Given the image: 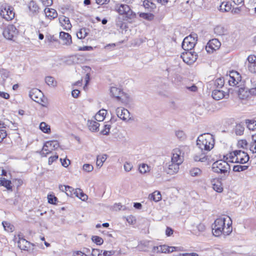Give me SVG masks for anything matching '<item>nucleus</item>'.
<instances>
[{"instance_id": "nucleus-1", "label": "nucleus", "mask_w": 256, "mask_h": 256, "mask_svg": "<svg viewBox=\"0 0 256 256\" xmlns=\"http://www.w3.org/2000/svg\"><path fill=\"white\" fill-rule=\"evenodd\" d=\"M229 222L226 226V218H220L215 220L212 226V234L216 236H219L222 234L229 235L232 230V222L229 218Z\"/></svg>"}, {"instance_id": "nucleus-2", "label": "nucleus", "mask_w": 256, "mask_h": 256, "mask_svg": "<svg viewBox=\"0 0 256 256\" xmlns=\"http://www.w3.org/2000/svg\"><path fill=\"white\" fill-rule=\"evenodd\" d=\"M214 140L212 135L204 134L200 135L196 140V146L200 151L209 152L214 146Z\"/></svg>"}, {"instance_id": "nucleus-3", "label": "nucleus", "mask_w": 256, "mask_h": 256, "mask_svg": "<svg viewBox=\"0 0 256 256\" xmlns=\"http://www.w3.org/2000/svg\"><path fill=\"white\" fill-rule=\"evenodd\" d=\"M226 158V160L232 163H239L240 164H244L248 162L250 160V156L247 152L241 150H236L224 156V158Z\"/></svg>"}, {"instance_id": "nucleus-4", "label": "nucleus", "mask_w": 256, "mask_h": 256, "mask_svg": "<svg viewBox=\"0 0 256 256\" xmlns=\"http://www.w3.org/2000/svg\"><path fill=\"white\" fill-rule=\"evenodd\" d=\"M212 169L214 172L226 174L228 173L230 166L226 160H220L213 163Z\"/></svg>"}, {"instance_id": "nucleus-5", "label": "nucleus", "mask_w": 256, "mask_h": 256, "mask_svg": "<svg viewBox=\"0 0 256 256\" xmlns=\"http://www.w3.org/2000/svg\"><path fill=\"white\" fill-rule=\"evenodd\" d=\"M0 15L8 21L12 20L15 15L14 8L6 3L2 4L0 6Z\"/></svg>"}, {"instance_id": "nucleus-6", "label": "nucleus", "mask_w": 256, "mask_h": 256, "mask_svg": "<svg viewBox=\"0 0 256 256\" xmlns=\"http://www.w3.org/2000/svg\"><path fill=\"white\" fill-rule=\"evenodd\" d=\"M226 80L230 86L240 87L242 85V76L236 71L232 70L229 75H226Z\"/></svg>"}, {"instance_id": "nucleus-7", "label": "nucleus", "mask_w": 256, "mask_h": 256, "mask_svg": "<svg viewBox=\"0 0 256 256\" xmlns=\"http://www.w3.org/2000/svg\"><path fill=\"white\" fill-rule=\"evenodd\" d=\"M29 96L32 100L40 104L42 106H47L46 102L43 98L44 97V94L40 90L32 88L29 92Z\"/></svg>"}, {"instance_id": "nucleus-8", "label": "nucleus", "mask_w": 256, "mask_h": 256, "mask_svg": "<svg viewBox=\"0 0 256 256\" xmlns=\"http://www.w3.org/2000/svg\"><path fill=\"white\" fill-rule=\"evenodd\" d=\"M186 148V146H180V148L174 149L172 152L171 162L181 164L184 160V150Z\"/></svg>"}, {"instance_id": "nucleus-9", "label": "nucleus", "mask_w": 256, "mask_h": 256, "mask_svg": "<svg viewBox=\"0 0 256 256\" xmlns=\"http://www.w3.org/2000/svg\"><path fill=\"white\" fill-rule=\"evenodd\" d=\"M196 34H190L189 36L186 37L182 42V48L185 50H192L196 45L197 38L195 36Z\"/></svg>"}, {"instance_id": "nucleus-10", "label": "nucleus", "mask_w": 256, "mask_h": 256, "mask_svg": "<svg viewBox=\"0 0 256 256\" xmlns=\"http://www.w3.org/2000/svg\"><path fill=\"white\" fill-rule=\"evenodd\" d=\"M18 34V30L12 24L8 26L3 31V35L8 40H14V38Z\"/></svg>"}, {"instance_id": "nucleus-11", "label": "nucleus", "mask_w": 256, "mask_h": 256, "mask_svg": "<svg viewBox=\"0 0 256 256\" xmlns=\"http://www.w3.org/2000/svg\"><path fill=\"white\" fill-rule=\"evenodd\" d=\"M117 12L120 14H124L126 17L132 19L135 16V14L131 10L130 6L125 4H121L117 6Z\"/></svg>"}, {"instance_id": "nucleus-12", "label": "nucleus", "mask_w": 256, "mask_h": 256, "mask_svg": "<svg viewBox=\"0 0 256 256\" xmlns=\"http://www.w3.org/2000/svg\"><path fill=\"white\" fill-rule=\"evenodd\" d=\"M181 56L184 62L188 64H191L196 61L198 58V54L194 52L186 50Z\"/></svg>"}, {"instance_id": "nucleus-13", "label": "nucleus", "mask_w": 256, "mask_h": 256, "mask_svg": "<svg viewBox=\"0 0 256 256\" xmlns=\"http://www.w3.org/2000/svg\"><path fill=\"white\" fill-rule=\"evenodd\" d=\"M110 92L112 96L116 98L118 100L122 102H126V100L124 98H127L128 96L126 94L122 92L120 89L116 87H111Z\"/></svg>"}, {"instance_id": "nucleus-14", "label": "nucleus", "mask_w": 256, "mask_h": 256, "mask_svg": "<svg viewBox=\"0 0 256 256\" xmlns=\"http://www.w3.org/2000/svg\"><path fill=\"white\" fill-rule=\"evenodd\" d=\"M221 44L216 38H213L210 40L206 46V50L208 53H212L214 50H218Z\"/></svg>"}, {"instance_id": "nucleus-15", "label": "nucleus", "mask_w": 256, "mask_h": 256, "mask_svg": "<svg viewBox=\"0 0 256 256\" xmlns=\"http://www.w3.org/2000/svg\"><path fill=\"white\" fill-rule=\"evenodd\" d=\"M256 95V87L249 89L245 88H240L238 90V95L240 98L244 99L249 96V94Z\"/></svg>"}, {"instance_id": "nucleus-16", "label": "nucleus", "mask_w": 256, "mask_h": 256, "mask_svg": "<svg viewBox=\"0 0 256 256\" xmlns=\"http://www.w3.org/2000/svg\"><path fill=\"white\" fill-rule=\"evenodd\" d=\"M116 111L118 117L124 120H126L130 116L129 111L124 108H118Z\"/></svg>"}, {"instance_id": "nucleus-17", "label": "nucleus", "mask_w": 256, "mask_h": 256, "mask_svg": "<svg viewBox=\"0 0 256 256\" xmlns=\"http://www.w3.org/2000/svg\"><path fill=\"white\" fill-rule=\"evenodd\" d=\"M18 237L19 240L18 242V248L22 250H28L30 248V243L24 238H20V235Z\"/></svg>"}, {"instance_id": "nucleus-18", "label": "nucleus", "mask_w": 256, "mask_h": 256, "mask_svg": "<svg viewBox=\"0 0 256 256\" xmlns=\"http://www.w3.org/2000/svg\"><path fill=\"white\" fill-rule=\"evenodd\" d=\"M226 92L219 88L214 90L212 94V96L214 99L218 100L223 98L226 96Z\"/></svg>"}, {"instance_id": "nucleus-19", "label": "nucleus", "mask_w": 256, "mask_h": 256, "mask_svg": "<svg viewBox=\"0 0 256 256\" xmlns=\"http://www.w3.org/2000/svg\"><path fill=\"white\" fill-rule=\"evenodd\" d=\"M60 38L63 40L64 44L70 45L72 43L71 36L67 32H60Z\"/></svg>"}, {"instance_id": "nucleus-20", "label": "nucleus", "mask_w": 256, "mask_h": 256, "mask_svg": "<svg viewBox=\"0 0 256 256\" xmlns=\"http://www.w3.org/2000/svg\"><path fill=\"white\" fill-rule=\"evenodd\" d=\"M180 165V164H176V162H170L168 166L166 172L170 174H174L177 172L179 170Z\"/></svg>"}, {"instance_id": "nucleus-21", "label": "nucleus", "mask_w": 256, "mask_h": 256, "mask_svg": "<svg viewBox=\"0 0 256 256\" xmlns=\"http://www.w3.org/2000/svg\"><path fill=\"white\" fill-rule=\"evenodd\" d=\"M60 22L64 27V29L70 30L72 24L70 23L69 18L65 16H61L59 18Z\"/></svg>"}, {"instance_id": "nucleus-22", "label": "nucleus", "mask_w": 256, "mask_h": 256, "mask_svg": "<svg viewBox=\"0 0 256 256\" xmlns=\"http://www.w3.org/2000/svg\"><path fill=\"white\" fill-rule=\"evenodd\" d=\"M88 126L91 132H96L98 130L100 126L99 123L96 120H88Z\"/></svg>"}, {"instance_id": "nucleus-23", "label": "nucleus", "mask_w": 256, "mask_h": 256, "mask_svg": "<svg viewBox=\"0 0 256 256\" xmlns=\"http://www.w3.org/2000/svg\"><path fill=\"white\" fill-rule=\"evenodd\" d=\"M0 186H4L8 190L12 191V180H6V178H0Z\"/></svg>"}, {"instance_id": "nucleus-24", "label": "nucleus", "mask_w": 256, "mask_h": 256, "mask_svg": "<svg viewBox=\"0 0 256 256\" xmlns=\"http://www.w3.org/2000/svg\"><path fill=\"white\" fill-rule=\"evenodd\" d=\"M60 190L61 192H66L68 191L69 192H73L75 190L74 192H77V190H78L80 192H83L82 190L80 188H77L74 189L72 186H65V185H60L59 186Z\"/></svg>"}, {"instance_id": "nucleus-25", "label": "nucleus", "mask_w": 256, "mask_h": 256, "mask_svg": "<svg viewBox=\"0 0 256 256\" xmlns=\"http://www.w3.org/2000/svg\"><path fill=\"white\" fill-rule=\"evenodd\" d=\"M194 159L196 162H205L208 158L204 151H201L200 154H197L194 156Z\"/></svg>"}, {"instance_id": "nucleus-26", "label": "nucleus", "mask_w": 256, "mask_h": 256, "mask_svg": "<svg viewBox=\"0 0 256 256\" xmlns=\"http://www.w3.org/2000/svg\"><path fill=\"white\" fill-rule=\"evenodd\" d=\"M44 12L46 16L50 19H54L58 16L56 11L52 8H46L44 10Z\"/></svg>"}, {"instance_id": "nucleus-27", "label": "nucleus", "mask_w": 256, "mask_h": 256, "mask_svg": "<svg viewBox=\"0 0 256 256\" xmlns=\"http://www.w3.org/2000/svg\"><path fill=\"white\" fill-rule=\"evenodd\" d=\"M29 10L33 14H36L38 12L39 7L37 4L34 0H31L28 4Z\"/></svg>"}, {"instance_id": "nucleus-28", "label": "nucleus", "mask_w": 256, "mask_h": 256, "mask_svg": "<svg viewBox=\"0 0 256 256\" xmlns=\"http://www.w3.org/2000/svg\"><path fill=\"white\" fill-rule=\"evenodd\" d=\"M232 8V4L228 2H223L220 6V10L222 12H229Z\"/></svg>"}, {"instance_id": "nucleus-29", "label": "nucleus", "mask_w": 256, "mask_h": 256, "mask_svg": "<svg viewBox=\"0 0 256 256\" xmlns=\"http://www.w3.org/2000/svg\"><path fill=\"white\" fill-rule=\"evenodd\" d=\"M106 110L104 109L100 110L95 116V120L98 122L103 121L106 114Z\"/></svg>"}, {"instance_id": "nucleus-30", "label": "nucleus", "mask_w": 256, "mask_h": 256, "mask_svg": "<svg viewBox=\"0 0 256 256\" xmlns=\"http://www.w3.org/2000/svg\"><path fill=\"white\" fill-rule=\"evenodd\" d=\"M46 146H49L52 151L57 149L60 146V144L57 140H50L46 142Z\"/></svg>"}, {"instance_id": "nucleus-31", "label": "nucleus", "mask_w": 256, "mask_h": 256, "mask_svg": "<svg viewBox=\"0 0 256 256\" xmlns=\"http://www.w3.org/2000/svg\"><path fill=\"white\" fill-rule=\"evenodd\" d=\"M143 5L146 8L150 10H153L156 8V4L150 0H144Z\"/></svg>"}, {"instance_id": "nucleus-32", "label": "nucleus", "mask_w": 256, "mask_h": 256, "mask_svg": "<svg viewBox=\"0 0 256 256\" xmlns=\"http://www.w3.org/2000/svg\"><path fill=\"white\" fill-rule=\"evenodd\" d=\"M66 194L68 196H72V195L74 194L76 196L82 200V201H86L88 198V196L86 193H70V194H69L68 193Z\"/></svg>"}, {"instance_id": "nucleus-33", "label": "nucleus", "mask_w": 256, "mask_h": 256, "mask_svg": "<svg viewBox=\"0 0 256 256\" xmlns=\"http://www.w3.org/2000/svg\"><path fill=\"white\" fill-rule=\"evenodd\" d=\"M148 198L155 202H158L162 200L161 193H151L148 196Z\"/></svg>"}, {"instance_id": "nucleus-34", "label": "nucleus", "mask_w": 256, "mask_h": 256, "mask_svg": "<svg viewBox=\"0 0 256 256\" xmlns=\"http://www.w3.org/2000/svg\"><path fill=\"white\" fill-rule=\"evenodd\" d=\"M40 129L46 134H50V126L44 122H42L40 124Z\"/></svg>"}, {"instance_id": "nucleus-35", "label": "nucleus", "mask_w": 256, "mask_h": 256, "mask_svg": "<svg viewBox=\"0 0 256 256\" xmlns=\"http://www.w3.org/2000/svg\"><path fill=\"white\" fill-rule=\"evenodd\" d=\"M226 80V78H217L214 82V86L216 88H222L224 84V82Z\"/></svg>"}, {"instance_id": "nucleus-36", "label": "nucleus", "mask_w": 256, "mask_h": 256, "mask_svg": "<svg viewBox=\"0 0 256 256\" xmlns=\"http://www.w3.org/2000/svg\"><path fill=\"white\" fill-rule=\"evenodd\" d=\"M246 123L247 124V128L250 130H254L256 128V120H246Z\"/></svg>"}, {"instance_id": "nucleus-37", "label": "nucleus", "mask_w": 256, "mask_h": 256, "mask_svg": "<svg viewBox=\"0 0 256 256\" xmlns=\"http://www.w3.org/2000/svg\"><path fill=\"white\" fill-rule=\"evenodd\" d=\"M2 226L5 230L8 232H12L14 230V226L8 222H3Z\"/></svg>"}, {"instance_id": "nucleus-38", "label": "nucleus", "mask_w": 256, "mask_h": 256, "mask_svg": "<svg viewBox=\"0 0 256 256\" xmlns=\"http://www.w3.org/2000/svg\"><path fill=\"white\" fill-rule=\"evenodd\" d=\"M106 159V154H102L98 156L96 160V165L98 166L101 167L103 165L104 162Z\"/></svg>"}, {"instance_id": "nucleus-39", "label": "nucleus", "mask_w": 256, "mask_h": 256, "mask_svg": "<svg viewBox=\"0 0 256 256\" xmlns=\"http://www.w3.org/2000/svg\"><path fill=\"white\" fill-rule=\"evenodd\" d=\"M140 18L148 20H152L154 18V15L151 13L140 12L139 14Z\"/></svg>"}, {"instance_id": "nucleus-40", "label": "nucleus", "mask_w": 256, "mask_h": 256, "mask_svg": "<svg viewBox=\"0 0 256 256\" xmlns=\"http://www.w3.org/2000/svg\"><path fill=\"white\" fill-rule=\"evenodd\" d=\"M168 246L166 245L160 246H154V250L158 252L168 253Z\"/></svg>"}, {"instance_id": "nucleus-41", "label": "nucleus", "mask_w": 256, "mask_h": 256, "mask_svg": "<svg viewBox=\"0 0 256 256\" xmlns=\"http://www.w3.org/2000/svg\"><path fill=\"white\" fill-rule=\"evenodd\" d=\"M214 33L218 35L219 36H222L224 34L225 32H226V30L224 29V28L220 26H216L214 28Z\"/></svg>"}, {"instance_id": "nucleus-42", "label": "nucleus", "mask_w": 256, "mask_h": 256, "mask_svg": "<svg viewBox=\"0 0 256 256\" xmlns=\"http://www.w3.org/2000/svg\"><path fill=\"white\" fill-rule=\"evenodd\" d=\"M212 184V188L214 190H215L216 192H222L223 188L220 182L217 180L216 182L213 183Z\"/></svg>"}, {"instance_id": "nucleus-43", "label": "nucleus", "mask_w": 256, "mask_h": 256, "mask_svg": "<svg viewBox=\"0 0 256 256\" xmlns=\"http://www.w3.org/2000/svg\"><path fill=\"white\" fill-rule=\"evenodd\" d=\"M46 82L50 86H56V82L54 78L50 76H46L45 78Z\"/></svg>"}, {"instance_id": "nucleus-44", "label": "nucleus", "mask_w": 256, "mask_h": 256, "mask_svg": "<svg viewBox=\"0 0 256 256\" xmlns=\"http://www.w3.org/2000/svg\"><path fill=\"white\" fill-rule=\"evenodd\" d=\"M12 187H16L17 190L23 184V180L20 178H14L12 180Z\"/></svg>"}, {"instance_id": "nucleus-45", "label": "nucleus", "mask_w": 256, "mask_h": 256, "mask_svg": "<svg viewBox=\"0 0 256 256\" xmlns=\"http://www.w3.org/2000/svg\"><path fill=\"white\" fill-rule=\"evenodd\" d=\"M88 32L87 30L85 28H81L79 32L76 34V36L78 38H84L88 34Z\"/></svg>"}, {"instance_id": "nucleus-46", "label": "nucleus", "mask_w": 256, "mask_h": 256, "mask_svg": "<svg viewBox=\"0 0 256 256\" xmlns=\"http://www.w3.org/2000/svg\"><path fill=\"white\" fill-rule=\"evenodd\" d=\"M248 168V166L235 165L233 167V171L235 172H240L246 170Z\"/></svg>"}, {"instance_id": "nucleus-47", "label": "nucleus", "mask_w": 256, "mask_h": 256, "mask_svg": "<svg viewBox=\"0 0 256 256\" xmlns=\"http://www.w3.org/2000/svg\"><path fill=\"white\" fill-rule=\"evenodd\" d=\"M244 128L242 125L236 124L235 128V133L236 135L241 136L244 134Z\"/></svg>"}, {"instance_id": "nucleus-48", "label": "nucleus", "mask_w": 256, "mask_h": 256, "mask_svg": "<svg viewBox=\"0 0 256 256\" xmlns=\"http://www.w3.org/2000/svg\"><path fill=\"white\" fill-rule=\"evenodd\" d=\"M48 202L50 204H55L58 202V198L54 194H50L47 196Z\"/></svg>"}, {"instance_id": "nucleus-49", "label": "nucleus", "mask_w": 256, "mask_h": 256, "mask_svg": "<svg viewBox=\"0 0 256 256\" xmlns=\"http://www.w3.org/2000/svg\"><path fill=\"white\" fill-rule=\"evenodd\" d=\"M52 150L49 146H46V143L44 144L42 152H40V154L42 156H46L48 154L52 152Z\"/></svg>"}, {"instance_id": "nucleus-50", "label": "nucleus", "mask_w": 256, "mask_h": 256, "mask_svg": "<svg viewBox=\"0 0 256 256\" xmlns=\"http://www.w3.org/2000/svg\"><path fill=\"white\" fill-rule=\"evenodd\" d=\"M0 76L4 80L9 76L10 72L6 70L0 68Z\"/></svg>"}, {"instance_id": "nucleus-51", "label": "nucleus", "mask_w": 256, "mask_h": 256, "mask_svg": "<svg viewBox=\"0 0 256 256\" xmlns=\"http://www.w3.org/2000/svg\"><path fill=\"white\" fill-rule=\"evenodd\" d=\"M92 240L97 245H101L104 242V240L102 238L98 236H92Z\"/></svg>"}, {"instance_id": "nucleus-52", "label": "nucleus", "mask_w": 256, "mask_h": 256, "mask_svg": "<svg viewBox=\"0 0 256 256\" xmlns=\"http://www.w3.org/2000/svg\"><path fill=\"white\" fill-rule=\"evenodd\" d=\"M111 128V125L109 124H106L104 126V128L101 131V134L108 136L109 134L110 129Z\"/></svg>"}, {"instance_id": "nucleus-53", "label": "nucleus", "mask_w": 256, "mask_h": 256, "mask_svg": "<svg viewBox=\"0 0 256 256\" xmlns=\"http://www.w3.org/2000/svg\"><path fill=\"white\" fill-rule=\"evenodd\" d=\"M201 173V170L198 168H194L190 171V174L192 176H199Z\"/></svg>"}, {"instance_id": "nucleus-54", "label": "nucleus", "mask_w": 256, "mask_h": 256, "mask_svg": "<svg viewBox=\"0 0 256 256\" xmlns=\"http://www.w3.org/2000/svg\"><path fill=\"white\" fill-rule=\"evenodd\" d=\"M149 168L146 164H142L140 166L139 171L141 174H145L148 170Z\"/></svg>"}, {"instance_id": "nucleus-55", "label": "nucleus", "mask_w": 256, "mask_h": 256, "mask_svg": "<svg viewBox=\"0 0 256 256\" xmlns=\"http://www.w3.org/2000/svg\"><path fill=\"white\" fill-rule=\"evenodd\" d=\"M94 169V167L92 164H86L83 166V170L86 172H90Z\"/></svg>"}, {"instance_id": "nucleus-56", "label": "nucleus", "mask_w": 256, "mask_h": 256, "mask_svg": "<svg viewBox=\"0 0 256 256\" xmlns=\"http://www.w3.org/2000/svg\"><path fill=\"white\" fill-rule=\"evenodd\" d=\"M248 145V142L245 140H242L238 142V146L244 148Z\"/></svg>"}, {"instance_id": "nucleus-57", "label": "nucleus", "mask_w": 256, "mask_h": 256, "mask_svg": "<svg viewBox=\"0 0 256 256\" xmlns=\"http://www.w3.org/2000/svg\"><path fill=\"white\" fill-rule=\"evenodd\" d=\"M102 250H100L98 249L93 248L92 250V256H102L101 252Z\"/></svg>"}, {"instance_id": "nucleus-58", "label": "nucleus", "mask_w": 256, "mask_h": 256, "mask_svg": "<svg viewBox=\"0 0 256 256\" xmlns=\"http://www.w3.org/2000/svg\"><path fill=\"white\" fill-rule=\"evenodd\" d=\"M132 167L133 166L130 162H126L124 164V168L126 172H130Z\"/></svg>"}, {"instance_id": "nucleus-59", "label": "nucleus", "mask_w": 256, "mask_h": 256, "mask_svg": "<svg viewBox=\"0 0 256 256\" xmlns=\"http://www.w3.org/2000/svg\"><path fill=\"white\" fill-rule=\"evenodd\" d=\"M58 154H55L54 156H52L49 158L48 163V164H52L54 161L58 160Z\"/></svg>"}, {"instance_id": "nucleus-60", "label": "nucleus", "mask_w": 256, "mask_h": 256, "mask_svg": "<svg viewBox=\"0 0 256 256\" xmlns=\"http://www.w3.org/2000/svg\"><path fill=\"white\" fill-rule=\"evenodd\" d=\"M60 160L63 166L66 168L68 167L69 164H70V160L68 159H64L62 158L60 159Z\"/></svg>"}, {"instance_id": "nucleus-61", "label": "nucleus", "mask_w": 256, "mask_h": 256, "mask_svg": "<svg viewBox=\"0 0 256 256\" xmlns=\"http://www.w3.org/2000/svg\"><path fill=\"white\" fill-rule=\"evenodd\" d=\"M6 131L4 130H0V142L2 141V140L6 136Z\"/></svg>"}, {"instance_id": "nucleus-62", "label": "nucleus", "mask_w": 256, "mask_h": 256, "mask_svg": "<svg viewBox=\"0 0 256 256\" xmlns=\"http://www.w3.org/2000/svg\"><path fill=\"white\" fill-rule=\"evenodd\" d=\"M250 71L252 72H256V64H250L248 66Z\"/></svg>"}, {"instance_id": "nucleus-63", "label": "nucleus", "mask_w": 256, "mask_h": 256, "mask_svg": "<svg viewBox=\"0 0 256 256\" xmlns=\"http://www.w3.org/2000/svg\"><path fill=\"white\" fill-rule=\"evenodd\" d=\"M248 60L250 64H256V58L255 56H250L248 58Z\"/></svg>"}, {"instance_id": "nucleus-64", "label": "nucleus", "mask_w": 256, "mask_h": 256, "mask_svg": "<svg viewBox=\"0 0 256 256\" xmlns=\"http://www.w3.org/2000/svg\"><path fill=\"white\" fill-rule=\"evenodd\" d=\"M250 149L252 153H256V142H250Z\"/></svg>"}]
</instances>
